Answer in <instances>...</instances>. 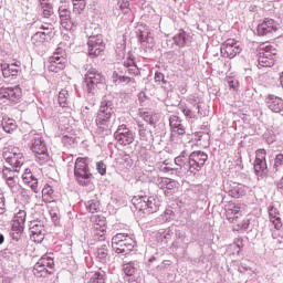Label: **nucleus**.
I'll return each instance as SVG.
<instances>
[{
  "label": "nucleus",
  "mask_w": 283,
  "mask_h": 283,
  "mask_svg": "<svg viewBox=\"0 0 283 283\" xmlns=\"http://www.w3.org/2000/svg\"><path fill=\"white\" fill-rule=\"evenodd\" d=\"M123 271L127 277H134V274L138 271L137 261H130L123 264Z\"/></svg>",
  "instance_id": "72a5a7b5"
},
{
  "label": "nucleus",
  "mask_w": 283,
  "mask_h": 283,
  "mask_svg": "<svg viewBox=\"0 0 283 283\" xmlns=\"http://www.w3.org/2000/svg\"><path fill=\"white\" fill-rule=\"evenodd\" d=\"M30 238L33 242L40 244L42 240H45V222L39 219L30 221L29 224Z\"/></svg>",
  "instance_id": "2eb2a0df"
},
{
  "label": "nucleus",
  "mask_w": 283,
  "mask_h": 283,
  "mask_svg": "<svg viewBox=\"0 0 283 283\" xmlns=\"http://www.w3.org/2000/svg\"><path fill=\"white\" fill-rule=\"evenodd\" d=\"M96 169L101 176H105V174H107V166L103 161H98L96 164Z\"/></svg>",
  "instance_id": "6e6d98bb"
},
{
  "label": "nucleus",
  "mask_w": 283,
  "mask_h": 283,
  "mask_svg": "<svg viewBox=\"0 0 283 283\" xmlns=\"http://www.w3.org/2000/svg\"><path fill=\"white\" fill-rule=\"evenodd\" d=\"M87 45L90 56H101V52L105 50L103 35H91L88 38Z\"/></svg>",
  "instance_id": "aec40b11"
},
{
  "label": "nucleus",
  "mask_w": 283,
  "mask_h": 283,
  "mask_svg": "<svg viewBox=\"0 0 283 283\" xmlns=\"http://www.w3.org/2000/svg\"><path fill=\"white\" fill-rule=\"evenodd\" d=\"M273 32H277V22L271 18H265L256 28L259 36H269Z\"/></svg>",
  "instance_id": "412c9836"
},
{
  "label": "nucleus",
  "mask_w": 283,
  "mask_h": 283,
  "mask_svg": "<svg viewBox=\"0 0 283 283\" xmlns=\"http://www.w3.org/2000/svg\"><path fill=\"white\" fill-rule=\"evenodd\" d=\"M221 56L223 59H235L240 52H242V49L240 48V44L234 39H228L222 45H221Z\"/></svg>",
  "instance_id": "dca6fc26"
},
{
  "label": "nucleus",
  "mask_w": 283,
  "mask_h": 283,
  "mask_svg": "<svg viewBox=\"0 0 283 283\" xmlns=\"http://www.w3.org/2000/svg\"><path fill=\"white\" fill-rule=\"evenodd\" d=\"M54 273V259L42 256L33 266V275L35 277H48Z\"/></svg>",
  "instance_id": "9b49d317"
},
{
  "label": "nucleus",
  "mask_w": 283,
  "mask_h": 283,
  "mask_svg": "<svg viewBox=\"0 0 283 283\" xmlns=\"http://www.w3.org/2000/svg\"><path fill=\"white\" fill-rule=\"evenodd\" d=\"M0 70L4 78H17V76H19V72H21V62L0 64Z\"/></svg>",
  "instance_id": "5701e85b"
},
{
  "label": "nucleus",
  "mask_w": 283,
  "mask_h": 283,
  "mask_svg": "<svg viewBox=\"0 0 283 283\" xmlns=\"http://www.w3.org/2000/svg\"><path fill=\"white\" fill-rule=\"evenodd\" d=\"M268 213H269V218H270V222H271L272 227H274V229H276V231H280V229H282V227H283L282 219L280 218V210H277V208H275V206L270 205L268 207Z\"/></svg>",
  "instance_id": "bb28decb"
},
{
  "label": "nucleus",
  "mask_w": 283,
  "mask_h": 283,
  "mask_svg": "<svg viewBox=\"0 0 283 283\" xmlns=\"http://www.w3.org/2000/svg\"><path fill=\"white\" fill-rule=\"evenodd\" d=\"M117 8L125 14L126 17L132 14V8L129 4V0H118Z\"/></svg>",
  "instance_id": "79ce46f5"
},
{
  "label": "nucleus",
  "mask_w": 283,
  "mask_h": 283,
  "mask_svg": "<svg viewBox=\"0 0 283 283\" xmlns=\"http://www.w3.org/2000/svg\"><path fill=\"white\" fill-rule=\"evenodd\" d=\"M23 93L19 86L0 87V101L3 103H20Z\"/></svg>",
  "instance_id": "4468645a"
},
{
  "label": "nucleus",
  "mask_w": 283,
  "mask_h": 283,
  "mask_svg": "<svg viewBox=\"0 0 283 283\" xmlns=\"http://www.w3.org/2000/svg\"><path fill=\"white\" fill-rule=\"evenodd\" d=\"M72 3L73 12H75L76 14H81V12L85 10V6H87L85 0H72Z\"/></svg>",
  "instance_id": "c03bdc74"
},
{
  "label": "nucleus",
  "mask_w": 283,
  "mask_h": 283,
  "mask_svg": "<svg viewBox=\"0 0 283 283\" xmlns=\"http://www.w3.org/2000/svg\"><path fill=\"white\" fill-rule=\"evenodd\" d=\"M132 203L137 211H143L147 216L156 213L160 209V200L156 196L137 195L133 197Z\"/></svg>",
  "instance_id": "7ed1b4c3"
},
{
  "label": "nucleus",
  "mask_w": 283,
  "mask_h": 283,
  "mask_svg": "<svg viewBox=\"0 0 283 283\" xmlns=\"http://www.w3.org/2000/svg\"><path fill=\"white\" fill-rule=\"evenodd\" d=\"M124 67L130 76H138L140 74V69L136 65V61L134 60V55H129L127 60L124 61Z\"/></svg>",
  "instance_id": "c85d7f7f"
},
{
  "label": "nucleus",
  "mask_w": 283,
  "mask_h": 283,
  "mask_svg": "<svg viewBox=\"0 0 283 283\" xmlns=\"http://www.w3.org/2000/svg\"><path fill=\"white\" fill-rule=\"evenodd\" d=\"M27 216L28 213L24 210H19V212L14 214L11 222V231L13 232V235H19L20 233H23Z\"/></svg>",
  "instance_id": "4be33fe9"
},
{
  "label": "nucleus",
  "mask_w": 283,
  "mask_h": 283,
  "mask_svg": "<svg viewBox=\"0 0 283 283\" xmlns=\"http://www.w3.org/2000/svg\"><path fill=\"white\" fill-rule=\"evenodd\" d=\"M39 30H52V24L44 23L39 27Z\"/></svg>",
  "instance_id": "338daca9"
},
{
  "label": "nucleus",
  "mask_w": 283,
  "mask_h": 283,
  "mask_svg": "<svg viewBox=\"0 0 283 283\" xmlns=\"http://www.w3.org/2000/svg\"><path fill=\"white\" fill-rule=\"evenodd\" d=\"M189 41V34L184 30H179L177 34L174 36V42L178 48H185Z\"/></svg>",
  "instance_id": "2f4dec72"
},
{
  "label": "nucleus",
  "mask_w": 283,
  "mask_h": 283,
  "mask_svg": "<svg viewBox=\"0 0 283 283\" xmlns=\"http://www.w3.org/2000/svg\"><path fill=\"white\" fill-rule=\"evenodd\" d=\"M72 98L70 97V92L67 90H62L59 93V104L61 107H67Z\"/></svg>",
  "instance_id": "e433bc0d"
},
{
  "label": "nucleus",
  "mask_w": 283,
  "mask_h": 283,
  "mask_svg": "<svg viewBox=\"0 0 283 283\" xmlns=\"http://www.w3.org/2000/svg\"><path fill=\"white\" fill-rule=\"evenodd\" d=\"M137 34H138L139 43L146 50V52L148 50H151V48H154L155 42H154V34H151V32H149L148 30L138 29Z\"/></svg>",
  "instance_id": "b1692460"
},
{
  "label": "nucleus",
  "mask_w": 283,
  "mask_h": 283,
  "mask_svg": "<svg viewBox=\"0 0 283 283\" xmlns=\"http://www.w3.org/2000/svg\"><path fill=\"white\" fill-rule=\"evenodd\" d=\"M226 217L228 221H230L232 224H235V222H238V219L242 218V210H240L239 206L230 205L226 209Z\"/></svg>",
  "instance_id": "cd10ccee"
},
{
  "label": "nucleus",
  "mask_w": 283,
  "mask_h": 283,
  "mask_svg": "<svg viewBox=\"0 0 283 283\" xmlns=\"http://www.w3.org/2000/svg\"><path fill=\"white\" fill-rule=\"evenodd\" d=\"M112 247L115 250V253L129 255V252L134 251V247H136V240L128 234L117 233L112 239Z\"/></svg>",
  "instance_id": "423d86ee"
},
{
  "label": "nucleus",
  "mask_w": 283,
  "mask_h": 283,
  "mask_svg": "<svg viewBox=\"0 0 283 283\" xmlns=\"http://www.w3.org/2000/svg\"><path fill=\"white\" fill-rule=\"evenodd\" d=\"M2 129L7 134H12L17 129V122L10 117H2Z\"/></svg>",
  "instance_id": "f704fd0d"
},
{
  "label": "nucleus",
  "mask_w": 283,
  "mask_h": 283,
  "mask_svg": "<svg viewBox=\"0 0 283 283\" xmlns=\"http://www.w3.org/2000/svg\"><path fill=\"white\" fill-rule=\"evenodd\" d=\"M39 12L42 13V17L44 19H50L54 14V9L52 8V4L49 2L44 6H39Z\"/></svg>",
  "instance_id": "ea45409f"
},
{
  "label": "nucleus",
  "mask_w": 283,
  "mask_h": 283,
  "mask_svg": "<svg viewBox=\"0 0 283 283\" xmlns=\"http://www.w3.org/2000/svg\"><path fill=\"white\" fill-rule=\"evenodd\" d=\"M74 177L81 187H87L92 182V172L90 171V158L77 157L74 163Z\"/></svg>",
  "instance_id": "20e7f679"
},
{
  "label": "nucleus",
  "mask_w": 283,
  "mask_h": 283,
  "mask_svg": "<svg viewBox=\"0 0 283 283\" xmlns=\"http://www.w3.org/2000/svg\"><path fill=\"white\" fill-rule=\"evenodd\" d=\"M113 81L114 83H125V85H133V87H136V80L129 76L120 75L117 72L113 73Z\"/></svg>",
  "instance_id": "473e14b6"
},
{
  "label": "nucleus",
  "mask_w": 283,
  "mask_h": 283,
  "mask_svg": "<svg viewBox=\"0 0 283 283\" xmlns=\"http://www.w3.org/2000/svg\"><path fill=\"white\" fill-rule=\"evenodd\" d=\"M48 38V33L38 31L31 38V41L33 45H41V43H45V39Z\"/></svg>",
  "instance_id": "a19ab883"
},
{
  "label": "nucleus",
  "mask_w": 283,
  "mask_h": 283,
  "mask_svg": "<svg viewBox=\"0 0 283 283\" xmlns=\"http://www.w3.org/2000/svg\"><path fill=\"white\" fill-rule=\"evenodd\" d=\"M171 216H174V210L171 209H166L164 214H163V220L168 222V220H171Z\"/></svg>",
  "instance_id": "052dcab7"
},
{
  "label": "nucleus",
  "mask_w": 283,
  "mask_h": 283,
  "mask_svg": "<svg viewBox=\"0 0 283 283\" xmlns=\"http://www.w3.org/2000/svg\"><path fill=\"white\" fill-rule=\"evenodd\" d=\"M106 277L105 271H98L92 274L87 283H105Z\"/></svg>",
  "instance_id": "58836bf2"
},
{
  "label": "nucleus",
  "mask_w": 283,
  "mask_h": 283,
  "mask_svg": "<svg viewBox=\"0 0 283 283\" xmlns=\"http://www.w3.org/2000/svg\"><path fill=\"white\" fill-rule=\"evenodd\" d=\"M60 3H62L59 7V15H60V22L64 30L69 32H74L76 28H78V18H72V12L70 11V8L67 7V0H60Z\"/></svg>",
  "instance_id": "0eeeda50"
},
{
  "label": "nucleus",
  "mask_w": 283,
  "mask_h": 283,
  "mask_svg": "<svg viewBox=\"0 0 283 283\" xmlns=\"http://www.w3.org/2000/svg\"><path fill=\"white\" fill-rule=\"evenodd\" d=\"M86 209L90 211V213H98L101 211V202L98 200H90L86 203Z\"/></svg>",
  "instance_id": "37998d69"
},
{
  "label": "nucleus",
  "mask_w": 283,
  "mask_h": 283,
  "mask_svg": "<svg viewBox=\"0 0 283 283\" xmlns=\"http://www.w3.org/2000/svg\"><path fill=\"white\" fill-rule=\"evenodd\" d=\"M138 134L140 140H145L146 143L149 142V132H147V128L143 124H138Z\"/></svg>",
  "instance_id": "09e8293b"
},
{
  "label": "nucleus",
  "mask_w": 283,
  "mask_h": 283,
  "mask_svg": "<svg viewBox=\"0 0 283 283\" xmlns=\"http://www.w3.org/2000/svg\"><path fill=\"white\" fill-rule=\"evenodd\" d=\"M176 187H178V181L174 180V179H168V184L166 186V190L164 191L165 196H172L174 193V189H176Z\"/></svg>",
  "instance_id": "49530a36"
},
{
  "label": "nucleus",
  "mask_w": 283,
  "mask_h": 283,
  "mask_svg": "<svg viewBox=\"0 0 283 283\" xmlns=\"http://www.w3.org/2000/svg\"><path fill=\"white\" fill-rule=\"evenodd\" d=\"M176 238L177 240L174 242V247H181V249H187V247H189V241H186L187 238L185 237V233L176 231Z\"/></svg>",
  "instance_id": "4c0bfd02"
},
{
  "label": "nucleus",
  "mask_w": 283,
  "mask_h": 283,
  "mask_svg": "<svg viewBox=\"0 0 283 283\" xmlns=\"http://www.w3.org/2000/svg\"><path fill=\"white\" fill-rule=\"evenodd\" d=\"M86 73L84 74V83L86 84V91L88 94H94V90L98 87V85H103L105 83V77L101 72L96 69H87Z\"/></svg>",
  "instance_id": "f8f14e48"
},
{
  "label": "nucleus",
  "mask_w": 283,
  "mask_h": 283,
  "mask_svg": "<svg viewBox=\"0 0 283 283\" xmlns=\"http://www.w3.org/2000/svg\"><path fill=\"white\" fill-rule=\"evenodd\" d=\"M51 216V220H53V222H59V214H56V212H50Z\"/></svg>",
  "instance_id": "774afa93"
},
{
  "label": "nucleus",
  "mask_w": 283,
  "mask_h": 283,
  "mask_svg": "<svg viewBox=\"0 0 283 283\" xmlns=\"http://www.w3.org/2000/svg\"><path fill=\"white\" fill-rule=\"evenodd\" d=\"M273 169L276 171H283V154L280 153L274 158Z\"/></svg>",
  "instance_id": "de8ad7c7"
},
{
  "label": "nucleus",
  "mask_w": 283,
  "mask_h": 283,
  "mask_svg": "<svg viewBox=\"0 0 283 283\" xmlns=\"http://www.w3.org/2000/svg\"><path fill=\"white\" fill-rule=\"evenodd\" d=\"M6 213V196L0 191V216Z\"/></svg>",
  "instance_id": "4d7b16f0"
},
{
  "label": "nucleus",
  "mask_w": 283,
  "mask_h": 283,
  "mask_svg": "<svg viewBox=\"0 0 283 283\" xmlns=\"http://www.w3.org/2000/svg\"><path fill=\"white\" fill-rule=\"evenodd\" d=\"M169 179L170 178H167V177H158L155 182L159 189H167Z\"/></svg>",
  "instance_id": "3c124183"
},
{
  "label": "nucleus",
  "mask_w": 283,
  "mask_h": 283,
  "mask_svg": "<svg viewBox=\"0 0 283 283\" xmlns=\"http://www.w3.org/2000/svg\"><path fill=\"white\" fill-rule=\"evenodd\" d=\"M251 221L249 219H243L240 223L233 227V231H247Z\"/></svg>",
  "instance_id": "8fccbe9b"
},
{
  "label": "nucleus",
  "mask_w": 283,
  "mask_h": 283,
  "mask_svg": "<svg viewBox=\"0 0 283 283\" xmlns=\"http://www.w3.org/2000/svg\"><path fill=\"white\" fill-rule=\"evenodd\" d=\"M99 231H101V233L95 232L94 238H95V240H98L99 242H104V240H105V229L102 228Z\"/></svg>",
  "instance_id": "bf43d9fd"
},
{
  "label": "nucleus",
  "mask_w": 283,
  "mask_h": 283,
  "mask_svg": "<svg viewBox=\"0 0 283 283\" xmlns=\"http://www.w3.org/2000/svg\"><path fill=\"white\" fill-rule=\"evenodd\" d=\"M169 125H170V140L172 143H182V136L187 134V129L185 128V125H182V122L180 120L179 116L171 115L169 118Z\"/></svg>",
  "instance_id": "ddd939ff"
},
{
  "label": "nucleus",
  "mask_w": 283,
  "mask_h": 283,
  "mask_svg": "<svg viewBox=\"0 0 283 283\" xmlns=\"http://www.w3.org/2000/svg\"><path fill=\"white\" fill-rule=\"evenodd\" d=\"M30 149L35 154V161L39 165H45L50 160V155L48 154V145L43 135L33 134L31 137Z\"/></svg>",
  "instance_id": "39448f33"
},
{
  "label": "nucleus",
  "mask_w": 283,
  "mask_h": 283,
  "mask_svg": "<svg viewBox=\"0 0 283 283\" xmlns=\"http://www.w3.org/2000/svg\"><path fill=\"white\" fill-rule=\"evenodd\" d=\"M231 249H238L237 253H240V250L242 249V239H237L235 244L231 245Z\"/></svg>",
  "instance_id": "e2e57ef3"
},
{
  "label": "nucleus",
  "mask_w": 283,
  "mask_h": 283,
  "mask_svg": "<svg viewBox=\"0 0 283 283\" xmlns=\"http://www.w3.org/2000/svg\"><path fill=\"white\" fill-rule=\"evenodd\" d=\"M186 101L188 104L180 107L184 116L198 120V116H202L200 97L198 95H189Z\"/></svg>",
  "instance_id": "1a4fd4ad"
},
{
  "label": "nucleus",
  "mask_w": 283,
  "mask_h": 283,
  "mask_svg": "<svg viewBox=\"0 0 283 283\" xmlns=\"http://www.w3.org/2000/svg\"><path fill=\"white\" fill-rule=\"evenodd\" d=\"M155 81L156 83H160V81L167 83V81H165V74H163L161 72L155 73Z\"/></svg>",
  "instance_id": "680f3d73"
},
{
  "label": "nucleus",
  "mask_w": 283,
  "mask_h": 283,
  "mask_svg": "<svg viewBox=\"0 0 283 283\" xmlns=\"http://www.w3.org/2000/svg\"><path fill=\"white\" fill-rule=\"evenodd\" d=\"M22 180L28 185L34 193H39V179L32 174H23Z\"/></svg>",
  "instance_id": "c756f323"
},
{
  "label": "nucleus",
  "mask_w": 283,
  "mask_h": 283,
  "mask_svg": "<svg viewBox=\"0 0 283 283\" xmlns=\"http://www.w3.org/2000/svg\"><path fill=\"white\" fill-rule=\"evenodd\" d=\"M228 85H229L230 90H235V87H238V81L229 78Z\"/></svg>",
  "instance_id": "69168bd1"
},
{
  "label": "nucleus",
  "mask_w": 283,
  "mask_h": 283,
  "mask_svg": "<svg viewBox=\"0 0 283 283\" xmlns=\"http://www.w3.org/2000/svg\"><path fill=\"white\" fill-rule=\"evenodd\" d=\"M42 199L43 202H54V189L52 186H45L42 189Z\"/></svg>",
  "instance_id": "c9c22d12"
},
{
  "label": "nucleus",
  "mask_w": 283,
  "mask_h": 283,
  "mask_svg": "<svg viewBox=\"0 0 283 283\" xmlns=\"http://www.w3.org/2000/svg\"><path fill=\"white\" fill-rule=\"evenodd\" d=\"M209 160V155L202 150H195L190 155L187 150H182L179 156L175 158V165L180 169L182 174L187 176H196L202 170L205 164Z\"/></svg>",
  "instance_id": "f257e3e1"
},
{
  "label": "nucleus",
  "mask_w": 283,
  "mask_h": 283,
  "mask_svg": "<svg viewBox=\"0 0 283 283\" xmlns=\"http://www.w3.org/2000/svg\"><path fill=\"white\" fill-rule=\"evenodd\" d=\"M8 187L11 188V191H17L19 189V177L12 179H6Z\"/></svg>",
  "instance_id": "603ef678"
},
{
  "label": "nucleus",
  "mask_w": 283,
  "mask_h": 283,
  "mask_svg": "<svg viewBox=\"0 0 283 283\" xmlns=\"http://www.w3.org/2000/svg\"><path fill=\"white\" fill-rule=\"evenodd\" d=\"M163 238H165V240H170L171 235L174 232H171V230H163V232H160Z\"/></svg>",
  "instance_id": "0e129e2a"
},
{
  "label": "nucleus",
  "mask_w": 283,
  "mask_h": 283,
  "mask_svg": "<svg viewBox=\"0 0 283 283\" xmlns=\"http://www.w3.org/2000/svg\"><path fill=\"white\" fill-rule=\"evenodd\" d=\"M226 191L231 198H242V196H247V186L238 182H230L226 186Z\"/></svg>",
  "instance_id": "393cba45"
},
{
  "label": "nucleus",
  "mask_w": 283,
  "mask_h": 283,
  "mask_svg": "<svg viewBox=\"0 0 283 283\" xmlns=\"http://www.w3.org/2000/svg\"><path fill=\"white\" fill-rule=\"evenodd\" d=\"M114 137L119 145L127 146L134 143L135 135L129 128H127V125L122 124L115 132Z\"/></svg>",
  "instance_id": "f3484780"
},
{
  "label": "nucleus",
  "mask_w": 283,
  "mask_h": 283,
  "mask_svg": "<svg viewBox=\"0 0 283 283\" xmlns=\"http://www.w3.org/2000/svg\"><path fill=\"white\" fill-rule=\"evenodd\" d=\"M265 104L268 109H270L274 114H280L281 112H283L282 97H277L275 95H268L265 98Z\"/></svg>",
  "instance_id": "a878e982"
},
{
  "label": "nucleus",
  "mask_w": 283,
  "mask_h": 283,
  "mask_svg": "<svg viewBox=\"0 0 283 283\" xmlns=\"http://www.w3.org/2000/svg\"><path fill=\"white\" fill-rule=\"evenodd\" d=\"M143 118L146 123H149V125H156V118L154 117V115H151V113L144 112Z\"/></svg>",
  "instance_id": "5fc2aeb1"
},
{
  "label": "nucleus",
  "mask_w": 283,
  "mask_h": 283,
  "mask_svg": "<svg viewBox=\"0 0 283 283\" xmlns=\"http://www.w3.org/2000/svg\"><path fill=\"white\" fill-rule=\"evenodd\" d=\"M17 174H19V170H15V168L11 169V168L4 167L2 169V176H3L4 180H9V179H12V178H18Z\"/></svg>",
  "instance_id": "a18cd8bd"
},
{
  "label": "nucleus",
  "mask_w": 283,
  "mask_h": 283,
  "mask_svg": "<svg viewBox=\"0 0 283 283\" xmlns=\"http://www.w3.org/2000/svg\"><path fill=\"white\" fill-rule=\"evenodd\" d=\"M2 156L6 163H8L12 169H15V171H19V169H21L25 163V157L18 147L9 146L4 148Z\"/></svg>",
  "instance_id": "6e6552de"
},
{
  "label": "nucleus",
  "mask_w": 283,
  "mask_h": 283,
  "mask_svg": "<svg viewBox=\"0 0 283 283\" xmlns=\"http://www.w3.org/2000/svg\"><path fill=\"white\" fill-rule=\"evenodd\" d=\"M96 259L102 264H107V262H109V244H104L97 249Z\"/></svg>",
  "instance_id": "7c9ffc66"
},
{
  "label": "nucleus",
  "mask_w": 283,
  "mask_h": 283,
  "mask_svg": "<svg viewBox=\"0 0 283 283\" xmlns=\"http://www.w3.org/2000/svg\"><path fill=\"white\" fill-rule=\"evenodd\" d=\"M61 49H57L55 53L49 59V72H61V70H65V64L67 63V59L63 56V53L60 52Z\"/></svg>",
  "instance_id": "6ab92c4d"
},
{
  "label": "nucleus",
  "mask_w": 283,
  "mask_h": 283,
  "mask_svg": "<svg viewBox=\"0 0 283 283\" xmlns=\"http://www.w3.org/2000/svg\"><path fill=\"white\" fill-rule=\"evenodd\" d=\"M62 143H63V145H65V147H72V145H74V143H76V137L70 136V135H64L62 137Z\"/></svg>",
  "instance_id": "864d4df0"
},
{
  "label": "nucleus",
  "mask_w": 283,
  "mask_h": 283,
  "mask_svg": "<svg viewBox=\"0 0 283 283\" xmlns=\"http://www.w3.org/2000/svg\"><path fill=\"white\" fill-rule=\"evenodd\" d=\"M277 59V50L270 44H261L259 48V67H273Z\"/></svg>",
  "instance_id": "9d476101"
},
{
  "label": "nucleus",
  "mask_w": 283,
  "mask_h": 283,
  "mask_svg": "<svg viewBox=\"0 0 283 283\" xmlns=\"http://www.w3.org/2000/svg\"><path fill=\"white\" fill-rule=\"evenodd\" d=\"M253 167L256 176H265V174L269 172V167L266 166L265 149H259L255 151V160H254Z\"/></svg>",
  "instance_id": "a211bd4d"
},
{
  "label": "nucleus",
  "mask_w": 283,
  "mask_h": 283,
  "mask_svg": "<svg viewBox=\"0 0 283 283\" xmlns=\"http://www.w3.org/2000/svg\"><path fill=\"white\" fill-rule=\"evenodd\" d=\"M20 196H21V198H23L24 202H30V198H32V195H31L30 190H28V189H22L20 191Z\"/></svg>",
  "instance_id": "13d9d810"
},
{
  "label": "nucleus",
  "mask_w": 283,
  "mask_h": 283,
  "mask_svg": "<svg viewBox=\"0 0 283 283\" xmlns=\"http://www.w3.org/2000/svg\"><path fill=\"white\" fill-rule=\"evenodd\" d=\"M116 118V112L114 109V102L104 98L101 102L99 111L96 117V134L102 138L105 136H109L112 134V126L114 125V120Z\"/></svg>",
  "instance_id": "f03ea898"
}]
</instances>
